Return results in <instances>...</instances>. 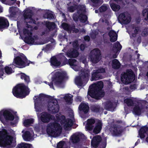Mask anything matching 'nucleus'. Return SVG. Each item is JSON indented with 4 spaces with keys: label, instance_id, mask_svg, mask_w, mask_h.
<instances>
[{
    "label": "nucleus",
    "instance_id": "22",
    "mask_svg": "<svg viewBox=\"0 0 148 148\" xmlns=\"http://www.w3.org/2000/svg\"><path fill=\"white\" fill-rule=\"evenodd\" d=\"M62 54L59 56H54L52 57L51 59V65L58 66H60L61 65V62L60 61V56Z\"/></svg>",
    "mask_w": 148,
    "mask_h": 148
},
{
    "label": "nucleus",
    "instance_id": "41",
    "mask_svg": "<svg viewBox=\"0 0 148 148\" xmlns=\"http://www.w3.org/2000/svg\"><path fill=\"white\" fill-rule=\"evenodd\" d=\"M72 96L70 94H67L64 97V99L69 103H72Z\"/></svg>",
    "mask_w": 148,
    "mask_h": 148
},
{
    "label": "nucleus",
    "instance_id": "6",
    "mask_svg": "<svg viewBox=\"0 0 148 148\" xmlns=\"http://www.w3.org/2000/svg\"><path fill=\"white\" fill-rule=\"evenodd\" d=\"M12 92L14 95L18 98L25 97L29 93V89L23 84L17 85L13 89Z\"/></svg>",
    "mask_w": 148,
    "mask_h": 148
},
{
    "label": "nucleus",
    "instance_id": "2",
    "mask_svg": "<svg viewBox=\"0 0 148 148\" xmlns=\"http://www.w3.org/2000/svg\"><path fill=\"white\" fill-rule=\"evenodd\" d=\"M103 86V82L100 81L90 86L88 93V99L90 98L89 96L96 99H99L100 97H103L104 95V92L101 90Z\"/></svg>",
    "mask_w": 148,
    "mask_h": 148
},
{
    "label": "nucleus",
    "instance_id": "60",
    "mask_svg": "<svg viewBox=\"0 0 148 148\" xmlns=\"http://www.w3.org/2000/svg\"><path fill=\"white\" fill-rule=\"evenodd\" d=\"M3 11V8H2V7L1 6H0V13L2 12Z\"/></svg>",
    "mask_w": 148,
    "mask_h": 148
},
{
    "label": "nucleus",
    "instance_id": "19",
    "mask_svg": "<svg viewBox=\"0 0 148 148\" xmlns=\"http://www.w3.org/2000/svg\"><path fill=\"white\" fill-rule=\"evenodd\" d=\"M47 106L48 110L53 113L58 112L59 110V106L56 102L54 103L53 102H49Z\"/></svg>",
    "mask_w": 148,
    "mask_h": 148
},
{
    "label": "nucleus",
    "instance_id": "49",
    "mask_svg": "<svg viewBox=\"0 0 148 148\" xmlns=\"http://www.w3.org/2000/svg\"><path fill=\"white\" fill-rule=\"evenodd\" d=\"M45 18H47L49 19H52L53 17V14L51 12H48L47 13V17H46L45 16Z\"/></svg>",
    "mask_w": 148,
    "mask_h": 148
},
{
    "label": "nucleus",
    "instance_id": "43",
    "mask_svg": "<svg viewBox=\"0 0 148 148\" xmlns=\"http://www.w3.org/2000/svg\"><path fill=\"white\" fill-rule=\"evenodd\" d=\"M142 14L144 17L145 19L148 21V9H144L143 10Z\"/></svg>",
    "mask_w": 148,
    "mask_h": 148
},
{
    "label": "nucleus",
    "instance_id": "64",
    "mask_svg": "<svg viewBox=\"0 0 148 148\" xmlns=\"http://www.w3.org/2000/svg\"><path fill=\"white\" fill-rule=\"evenodd\" d=\"M44 82L46 84H47V82Z\"/></svg>",
    "mask_w": 148,
    "mask_h": 148
},
{
    "label": "nucleus",
    "instance_id": "24",
    "mask_svg": "<svg viewBox=\"0 0 148 148\" xmlns=\"http://www.w3.org/2000/svg\"><path fill=\"white\" fill-rule=\"evenodd\" d=\"M69 63L71 68L75 71H78L80 69L78 62L75 59H70L69 60Z\"/></svg>",
    "mask_w": 148,
    "mask_h": 148
},
{
    "label": "nucleus",
    "instance_id": "18",
    "mask_svg": "<svg viewBox=\"0 0 148 148\" xmlns=\"http://www.w3.org/2000/svg\"><path fill=\"white\" fill-rule=\"evenodd\" d=\"M128 30L130 37L131 38L135 37L138 36L140 32V27L134 26L130 27Z\"/></svg>",
    "mask_w": 148,
    "mask_h": 148
},
{
    "label": "nucleus",
    "instance_id": "27",
    "mask_svg": "<svg viewBox=\"0 0 148 148\" xmlns=\"http://www.w3.org/2000/svg\"><path fill=\"white\" fill-rule=\"evenodd\" d=\"M101 140V138L100 136L97 135L94 136L91 142V145L94 147H97Z\"/></svg>",
    "mask_w": 148,
    "mask_h": 148
},
{
    "label": "nucleus",
    "instance_id": "42",
    "mask_svg": "<svg viewBox=\"0 0 148 148\" xmlns=\"http://www.w3.org/2000/svg\"><path fill=\"white\" fill-rule=\"evenodd\" d=\"M5 73L8 75H10L14 72L12 69L9 66H6L4 68Z\"/></svg>",
    "mask_w": 148,
    "mask_h": 148
},
{
    "label": "nucleus",
    "instance_id": "45",
    "mask_svg": "<svg viewBox=\"0 0 148 148\" xmlns=\"http://www.w3.org/2000/svg\"><path fill=\"white\" fill-rule=\"evenodd\" d=\"M108 8L109 6L108 5L103 4L99 8V10L101 12H103L106 11Z\"/></svg>",
    "mask_w": 148,
    "mask_h": 148
},
{
    "label": "nucleus",
    "instance_id": "58",
    "mask_svg": "<svg viewBox=\"0 0 148 148\" xmlns=\"http://www.w3.org/2000/svg\"><path fill=\"white\" fill-rule=\"evenodd\" d=\"M80 48L81 50H84L85 48L84 45H81L80 46Z\"/></svg>",
    "mask_w": 148,
    "mask_h": 148
},
{
    "label": "nucleus",
    "instance_id": "33",
    "mask_svg": "<svg viewBox=\"0 0 148 148\" xmlns=\"http://www.w3.org/2000/svg\"><path fill=\"white\" fill-rule=\"evenodd\" d=\"M19 11L18 8L14 7L10 8L9 9V12L12 16H13L16 13L19 12Z\"/></svg>",
    "mask_w": 148,
    "mask_h": 148
},
{
    "label": "nucleus",
    "instance_id": "23",
    "mask_svg": "<svg viewBox=\"0 0 148 148\" xmlns=\"http://www.w3.org/2000/svg\"><path fill=\"white\" fill-rule=\"evenodd\" d=\"M105 71V69L103 68H100L97 70H94L92 74L91 81L97 80L98 79L100 78L98 73H104Z\"/></svg>",
    "mask_w": 148,
    "mask_h": 148
},
{
    "label": "nucleus",
    "instance_id": "39",
    "mask_svg": "<svg viewBox=\"0 0 148 148\" xmlns=\"http://www.w3.org/2000/svg\"><path fill=\"white\" fill-rule=\"evenodd\" d=\"M18 75L21 77V79H23L26 82H29V77L26 75L24 73H21L18 74Z\"/></svg>",
    "mask_w": 148,
    "mask_h": 148
},
{
    "label": "nucleus",
    "instance_id": "26",
    "mask_svg": "<svg viewBox=\"0 0 148 148\" xmlns=\"http://www.w3.org/2000/svg\"><path fill=\"white\" fill-rule=\"evenodd\" d=\"M95 122V120L93 119H90L87 121V123L85 128L86 130H91L93 129L94 124Z\"/></svg>",
    "mask_w": 148,
    "mask_h": 148
},
{
    "label": "nucleus",
    "instance_id": "1",
    "mask_svg": "<svg viewBox=\"0 0 148 148\" xmlns=\"http://www.w3.org/2000/svg\"><path fill=\"white\" fill-rule=\"evenodd\" d=\"M39 112H37L38 116L43 122L47 123L51 120H56L54 123L48 124L47 128V133L53 137L57 136L60 134L62 127L66 130H70L74 122V120L73 118L71 119H65L64 116L57 114L55 119L54 117L47 112H43L39 115Z\"/></svg>",
    "mask_w": 148,
    "mask_h": 148
},
{
    "label": "nucleus",
    "instance_id": "28",
    "mask_svg": "<svg viewBox=\"0 0 148 148\" xmlns=\"http://www.w3.org/2000/svg\"><path fill=\"white\" fill-rule=\"evenodd\" d=\"M79 109L80 111H82L84 113H87L89 110V107L87 104L82 102L79 105Z\"/></svg>",
    "mask_w": 148,
    "mask_h": 148
},
{
    "label": "nucleus",
    "instance_id": "29",
    "mask_svg": "<svg viewBox=\"0 0 148 148\" xmlns=\"http://www.w3.org/2000/svg\"><path fill=\"white\" fill-rule=\"evenodd\" d=\"M9 25L7 19L4 17H0V28H4Z\"/></svg>",
    "mask_w": 148,
    "mask_h": 148
},
{
    "label": "nucleus",
    "instance_id": "62",
    "mask_svg": "<svg viewBox=\"0 0 148 148\" xmlns=\"http://www.w3.org/2000/svg\"><path fill=\"white\" fill-rule=\"evenodd\" d=\"M146 141L147 142H148V137H147L146 138Z\"/></svg>",
    "mask_w": 148,
    "mask_h": 148
},
{
    "label": "nucleus",
    "instance_id": "16",
    "mask_svg": "<svg viewBox=\"0 0 148 148\" xmlns=\"http://www.w3.org/2000/svg\"><path fill=\"white\" fill-rule=\"evenodd\" d=\"M23 16L25 22L27 23H36L35 21L32 19V11L29 9L27 8L24 11Z\"/></svg>",
    "mask_w": 148,
    "mask_h": 148
},
{
    "label": "nucleus",
    "instance_id": "51",
    "mask_svg": "<svg viewBox=\"0 0 148 148\" xmlns=\"http://www.w3.org/2000/svg\"><path fill=\"white\" fill-rule=\"evenodd\" d=\"M91 108L92 110L95 112H97L98 111V108H96L95 106H92Z\"/></svg>",
    "mask_w": 148,
    "mask_h": 148
},
{
    "label": "nucleus",
    "instance_id": "13",
    "mask_svg": "<svg viewBox=\"0 0 148 148\" xmlns=\"http://www.w3.org/2000/svg\"><path fill=\"white\" fill-rule=\"evenodd\" d=\"M80 8V11L79 12V14H81L79 15L78 17L77 15L76 14H74L73 16V18L74 20L76 21L77 20L78 18L82 22H85L87 20V17L85 15V8L84 5L81 6Z\"/></svg>",
    "mask_w": 148,
    "mask_h": 148
},
{
    "label": "nucleus",
    "instance_id": "63",
    "mask_svg": "<svg viewBox=\"0 0 148 148\" xmlns=\"http://www.w3.org/2000/svg\"><path fill=\"white\" fill-rule=\"evenodd\" d=\"M95 12L96 13H98V10H95Z\"/></svg>",
    "mask_w": 148,
    "mask_h": 148
},
{
    "label": "nucleus",
    "instance_id": "37",
    "mask_svg": "<svg viewBox=\"0 0 148 148\" xmlns=\"http://www.w3.org/2000/svg\"><path fill=\"white\" fill-rule=\"evenodd\" d=\"M34 121V120L32 118L29 119H26L23 121V124L25 126H27L32 123Z\"/></svg>",
    "mask_w": 148,
    "mask_h": 148
},
{
    "label": "nucleus",
    "instance_id": "31",
    "mask_svg": "<svg viewBox=\"0 0 148 148\" xmlns=\"http://www.w3.org/2000/svg\"><path fill=\"white\" fill-rule=\"evenodd\" d=\"M101 122L99 121L94 129L93 132L96 134L99 133L101 130Z\"/></svg>",
    "mask_w": 148,
    "mask_h": 148
},
{
    "label": "nucleus",
    "instance_id": "7",
    "mask_svg": "<svg viewBox=\"0 0 148 148\" xmlns=\"http://www.w3.org/2000/svg\"><path fill=\"white\" fill-rule=\"evenodd\" d=\"M45 97V95L43 94L36 95L34 97L35 108L36 112H41L43 107L46 106V102L44 100Z\"/></svg>",
    "mask_w": 148,
    "mask_h": 148
},
{
    "label": "nucleus",
    "instance_id": "47",
    "mask_svg": "<svg viewBox=\"0 0 148 148\" xmlns=\"http://www.w3.org/2000/svg\"><path fill=\"white\" fill-rule=\"evenodd\" d=\"M65 143L64 141H60L57 146V148H64Z\"/></svg>",
    "mask_w": 148,
    "mask_h": 148
},
{
    "label": "nucleus",
    "instance_id": "14",
    "mask_svg": "<svg viewBox=\"0 0 148 148\" xmlns=\"http://www.w3.org/2000/svg\"><path fill=\"white\" fill-rule=\"evenodd\" d=\"M145 103V101L141 102H138L133 109V113L135 114L139 115L145 111L147 109V108H145L143 107Z\"/></svg>",
    "mask_w": 148,
    "mask_h": 148
},
{
    "label": "nucleus",
    "instance_id": "53",
    "mask_svg": "<svg viewBox=\"0 0 148 148\" xmlns=\"http://www.w3.org/2000/svg\"><path fill=\"white\" fill-rule=\"evenodd\" d=\"M4 74V73L2 69L0 68V77L3 76Z\"/></svg>",
    "mask_w": 148,
    "mask_h": 148
},
{
    "label": "nucleus",
    "instance_id": "56",
    "mask_svg": "<svg viewBox=\"0 0 148 148\" xmlns=\"http://www.w3.org/2000/svg\"><path fill=\"white\" fill-rule=\"evenodd\" d=\"M91 1L94 3H99L101 2V0H91Z\"/></svg>",
    "mask_w": 148,
    "mask_h": 148
},
{
    "label": "nucleus",
    "instance_id": "25",
    "mask_svg": "<svg viewBox=\"0 0 148 148\" xmlns=\"http://www.w3.org/2000/svg\"><path fill=\"white\" fill-rule=\"evenodd\" d=\"M121 46L119 42H116L114 44L113 53H114L115 54L113 56V58H116L119 52L121 50Z\"/></svg>",
    "mask_w": 148,
    "mask_h": 148
},
{
    "label": "nucleus",
    "instance_id": "46",
    "mask_svg": "<svg viewBox=\"0 0 148 148\" xmlns=\"http://www.w3.org/2000/svg\"><path fill=\"white\" fill-rule=\"evenodd\" d=\"M124 102L126 103L128 106L132 105L133 104V101L131 99H126L124 100Z\"/></svg>",
    "mask_w": 148,
    "mask_h": 148
},
{
    "label": "nucleus",
    "instance_id": "21",
    "mask_svg": "<svg viewBox=\"0 0 148 148\" xmlns=\"http://www.w3.org/2000/svg\"><path fill=\"white\" fill-rule=\"evenodd\" d=\"M84 135L80 133H77L73 135L70 138V141L73 143H76L78 142L80 138Z\"/></svg>",
    "mask_w": 148,
    "mask_h": 148
},
{
    "label": "nucleus",
    "instance_id": "61",
    "mask_svg": "<svg viewBox=\"0 0 148 148\" xmlns=\"http://www.w3.org/2000/svg\"><path fill=\"white\" fill-rule=\"evenodd\" d=\"M82 62H83V63L85 64V65L86 66V60H84L82 61Z\"/></svg>",
    "mask_w": 148,
    "mask_h": 148
},
{
    "label": "nucleus",
    "instance_id": "38",
    "mask_svg": "<svg viewBox=\"0 0 148 148\" xmlns=\"http://www.w3.org/2000/svg\"><path fill=\"white\" fill-rule=\"evenodd\" d=\"M120 66V63L116 59L114 60L112 62V66L114 69H118Z\"/></svg>",
    "mask_w": 148,
    "mask_h": 148
},
{
    "label": "nucleus",
    "instance_id": "40",
    "mask_svg": "<svg viewBox=\"0 0 148 148\" xmlns=\"http://www.w3.org/2000/svg\"><path fill=\"white\" fill-rule=\"evenodd\" d=\"M122 130L119 127H115L114 128L113 130V134L115 136H119L122 133Z\"/></svg>",
    "mask_w": 148,
    "mask_h": 148
},
{
    "label": "nucleus",
    "instance_id": "10",
    "mask_svg": "<svg viewBox=\"0 0 148 148\" xmlns=\"http://www.w3.org/2000/svg\"><path fill=\"white\" fill-rule=\"evenodd\" d=\"M89 73L88 71L86 70L84 72H82V75L80 76L77 77L75 79V84L78 86H83L87 81Z\"/></svg>",
    "mask_w": 148,
    "mask_h": 148
},
{
    "label": "nucleus",
    "instance_id": "50",
    "mask_svg": "<svg viewBox=\"0 0 148 148\" xmlns=\"http://www.w3.org/2000/svg\"><path fill=\"white\" fill-rule=\"evenodd\" d=\"M142 35L144 36H146L148 34V29H144L142 32Z\"/></svg>",
    "mask_w": 148,
    "mask_h": 148
},
{
    "label": "nucleus",
    "instance_id": "55",
    "mask_svg": "<svg viewBox=\"0 0 148 148\" xmlns=\"http://www.w3.org/2000/svg\"><path fill=\"white\" fill-rule=\"evenodd\" d=\"M76 99L77 101H81L82 100V97L80 96H77Z\"/></svg>",
    "mask_w": 148,
    "mask_h": 148
},
{
    "label": "nucleus",
    "instance_id": "15",
    "mask_svg": "<svg viewBox=\"0 0 148 148\" xmlns=\"http://www.w3.org/2000/svg\"><path fill=\"white\" fill-rule=\"evenodd\" d=\"M73 49L68 51L66 53V56L69 58H75L79 55L77 50L78 49V42L75 41L73 44Z\"/></svg>",
    "mask_w": 148,
    "mask_h": 148
},
{
    "label": "nucleus",
    "instance_id": "8",
    "mask_svg": "<svg viewBox=\"0 0 148 148\" xmlns=\"http://www.w3.org/2000/svg\"><path fill=\"white\" fill-rule=\"evenodd\" d=\"M12 63L13 65L19 68H23L28 65L26 57L22 53L14 58Z\"/></svg>",
    "mask_w": 148,
    "mask_h": 148
},
{
    "label": "nucleus",
    "instance_id": "9",
    "mask_svg": "<svg viewBox=\"0 0 148 148\" xmlns=\"http://www.w3.org/2000/svg\"><path fill=\"white\" fill-rule=\"evenodd\" d=\"M135 79V76L132 70H128L122 74L121 76V80L124 84H128L133 81Z\"/></svg>",
    "mask_w": 148,
    "mask_h": 148
},
{
    "label": "nucleus",
    "instance_id": "20",
    "mask_svg": "<svg viewBox=\"0 0 148 148\" xmlns=\"http://www.w3.org/2000/svg\"><path fill=\"white\" fill-rule=\"evenodd\" d=\"M22 132L23 133L22 135V137L25 140H30L32 139L34 136L33 131L29 132L28 131H25L24 130H23Z\"/></svg>",
    "mask_w": 148,
    "mask_h": 148
},
{
    "label": "nucleus",
    "instance_id": "17",
    "mask_svg": "<svg viewBox=\"0 0 148 148\" xmlns=\"http://www.w3.org/2000/svg\"><path fill=\"white\" fill-rule=\"evenodd\" d=\"M131 20L130 16L127 13H121L119 16V21L121 23L127 24L129 23Z\"/></svg>",
    "mask_w": 148,
    "mask_h": 148
},
{
    "label": "nucleus",
    "instance_id": "30",
    "mask_svg": "<svg viewBox=\"0 0 148 148\" xmlns=\"http://www.w3.org/2000/svg\"><path fill=\"white\" fill-rule=\"evenodd\" d=\"M109 34L110 37V40L111 42H114L117 40V34L114 31H110L109 32Z\"/></svg>",
    "mask_w": 148,
    "mask_h": 148
},
{
    "label": "nucleus",
    "instance_id": "35",
    "mask_svg": "<svg viewBox=\"0 0 148 148\" xmlns=\"http://www.w3.org/2000/svg\"><path fill=\"white\" fill-rule=\"evenodd\" d=\"M115 104L110 102H109L107 104L106 106V108L107 110L113 111L115 108Z\"/></svg>",
    "mask_w": 148,
    "mask_h": 148
},
{
    "label": "nucleus",
    "instance_id": "3",
    "mask_svg": "<svg viewBox=\"0 0 148 148\" xmlns=\"http://www.w3.org/2000/svg\"><path fill=\"white\" fill-rule=\"evenodd\" d=\"M66 72L61 70H55L49 76L48 78H51L53 83L48 84L51 88H53V83L60 86L62 84L64 77L66 75Z\"/></svg>",
    "mask_w": 148,
    "mask_h": 148
},
{
    "label": "nucleus",
    "instance_id": "54",
    "mask_svg": "<svg viewBox=\"0 0 148 148\" xmlns=\"http://www.w3.org/2000/svg\"><path fill=\"white\" fill-rule=\"evenodd\" d=\"M84 39L85 40L89 41L90 40V37L88 36H86L84 37Z\"/></svg>",
    "mask_w": 148,
    "mask_h": 148
},
{
    "label": "nucleus",
    "instance_id": "44",
    "mask_svg": "<svg viewBox=\"0 0 148 148\" xmlns=\"http://www.w3.org/2000/svg\"><path fill=\"white\" fill-rule=\"evenodd\" d=\"M46 25L47 27L49 29H54L56 27L55 24L53 23L47 22Z\"/></svg>",
    "mask_w": 148,
    "mask_h": 148
},
{
    "label": "nucleus",
    "instance_id": "4",
    "mask_svg": "<svg viewBox=\"0 0 148 148\" xmlns=\"http://www.w3.org/2000/svg\"><path fill=\"white\" fill-rule=\"evenodd\" d=\"M13 137L5 130L0 131V146L3 148L12 147Z\"/></svg>",
    "mask_w": 148,
    "mask_h": 148
},
{
    "label": "nucleus",
    "instance_id": "57",
    "mask_svg": "<svg viewBox=\"0 0 148 148\" xmlns=\"http://www.w3.org/2000/svg\"><path fill=\"white\" fill-rule=\"evenodd\" d=\"M35 130L38 132L40 131L39 127L37 125L35 127Z\"/></svg>",
    "mask_w": 148,
    "mask_h": 148
},
{
    "label": "nucleus",
    "instance_id": "11",
    "mask_svg": "<svg viewBox=\"0 0 148 148\" xmlns=\"http://www.w3.org/2000/svg\"><path fill=\"white\" fill-rule=\"evenodd\" d=\"M89 58L93 63H97L101 59L100 51L98 49H95L91 51Z\"/></svg>",
    "mask_w": 148,
    "mask_h": 148
},
{
    "label": "nucleus",
    "instance_id": "12",
    "mask_svg": "<svg viewBox=\"0 0 148 148\" xmlns=\"http://www.w3.org/2000/svg\"><path fill=\"white\" fill-rule=\"evenodd\" d=\"M4 119L10 121L13 120L14 116L12 112L8 109H4L2 110L0 114V119L2 122Z\"/></svg>",
    "mask_w": 148,
    "mask_h": 148
},
{
    "label": "nucleus",
    "instance_id": "32",
    "mask_svg": "<svg viewBox=\"0 0 148 148\" xmlns=\"http://www.w3.org/2000/svg\"><path fill=\"white\" fill-rule=\"evenodd\" d=\"M148 130V128L147 127H142L139 132V134L141 138H143L145 136V133Z\"/></svg>",
    "mask_w": 148,
    "mask_h": 148
},
{
    "label": "nucleus",
    "instance_id": "48",
    "mask_svg": "<svg viewBox=\"0 0 148 148\" xmlns=\"http://www.w3.org/2000/svg\"><path fill=\"white\" fill-rule=\"evenodd\" d=\"M62 27L65 30H67L69 29V26L65 23H63L62 24Z\"/></svg>",
    "mask_w": 148,
    "mask_h": 148
},
{
    "label": "nucleus",
    "instance_id": "5",
    "mask_svg": "<svg viewBox=\"0 0 148 148\" xmlns=\"http://www.w3.org/2000/svg\"><path fill=\"white\" fill-rule=\"evenodd\" d=\"M29 26H27L29 29L23 30V33L24 35V37L25 38V42L29 44L42 45L45 43L46 42H40V39L37 36H31V33L29 31L31 29H29L30 25H29Z\"/></svg>",
    "mask_w": 148,
    "mask_h": 148
},
{
    "label": "nucleus",
    "instance_id": "36",
    "mask_svg": "<svg viewBox=\"0 0 148 148\" xmlns=\"http://www.w3.org/2000/svg\"><path fill=\"white\" fill-rule=\"evenodd\" d=\"M32 145L25 143H21L18 145L16 148H32Z\"/></svg>",
    "mask_w": 148,
    "mask_h": 148
},
{
    "label": "nucleus",
    "instance_id": "34",
    "mask_svg": "<svg viewBox=\"0 0 148 148\" xmlns=\"http://www.w3.org/2000/svg\"><path fill=\"white\" fill-rule=\"evenodd\" d=\"M112 0L110 2L111 8L114 11H117L120 9V6L119 5L116 4L114 3H112Z\"/></svg>",
    "mask_w": 148,
    "mask_h": 148
},
{
    "label": "nucleus",
    "instance_id": "52",
    "mask_svg": "<svg viewBox=\"0 0 148 148\" xmlns=\"http://www.w3.org/2000/svg\"><path fill=\"white\" fill-rule=\"evenodd\" d=\"M75 8L73 7H71L68 8L69 11L70 12H74Z\"/></svg>",
    "mask_w": 148,
    "mask_h": 148
},
{
    "label": "nucleus",
    "instance_id": "59",
    "mask_svg": "<svg viewBox=\"0 0 148 148\" xmlns=\"http://www.w3.org/2000/svg\"><path fill=\"white\" fill-rule=\"evenodd\" d=\"M104 147H105L106 145V139L105 138L104 139Z\"/></svg>",
    "mask_w": 148,
    "mask_h": 148
}]
</instances>
